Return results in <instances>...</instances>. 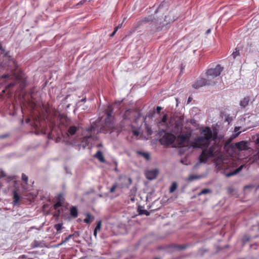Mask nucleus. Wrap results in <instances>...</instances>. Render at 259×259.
Instances as JSON below:
<instances>
[{
  "mask_svg": "<svg viewBox=\"0 0 259 259\" xmlns=\"http://www.w3.org/2000/svg\"><path fill=\"white\" fill-rule=\"evenodd\" d=\"M217 138V133H213L210 127H206L201 132V136L196 137L191 142V146L193 148L202 149L199 157V163H205L209 158L214 157V148L213 146L208 147L211 141H215Z\"/></svg>",
  "mask_w": 259,
  "mask_h": 259,
  "instance_id": "1",
  "label": "nucleus"
},
{
  "mask_svg": "<svg viewBox=\"0 0 259 259\" xmlns=\"http://www.w3.org/2000/svg\"><path fill=\"white\" fill-rule=\"evenodd\" d=\"M10 79V76L7 74L3 75L0 78V85L5 87V89L2 90V92H5V89H7L14 87L16 84H19L21 89H24L27 85V80L23 77H17L15 80L11 81L7 84L4 82Z\"/></svg>",
  "mask_w": 259,
  "mask_h": 259,
  "instance_id": "2",
  "label": "nucleus"
},
{
  "mask_svg": "<svg viewBox=\"0 0 259 259\" xmlns=\"http://www.w3.org/2000/svg\"><path fill=\"white\" fill-rule=\"evenodd\" d=\"M159 134L162 137L160 139L159 142L162 145H169L174 142L176 139V136L173 134L166 133L164 130H161L159 132Z\"/></svg>",
  "mask_w": 259,
  "mask_h": 259,
  "instance_id": "3",
  "label": "nucleus"
},
{
  "mask_svg": "<svg viewBox=\"0 0 259 259\" xmlns=\"http://www.w3.org/2000/svg\"><path fill=\"white\" fill-rule=\"evenodd\" d=\"M223 68L220 65H218L214 68H210L207 70L206 72V75L208 77L214 78L219 76L222 71H223Z\"/></svg>",
  "mask_w": 259,
  "mask_h": 259,
  "instance_id": "4",
  "label": "nucleus"
},
{
  "mask_svg": "<svg viewBox=\"0 0 259 259\" xmlns=\"http://www.w3.org/2000/svg\"><path fill=\"white\" fill-rule=\"evenodd\" d=\"M192 134L190 132L186 131L183 134H179L176 136V139L180 144L188 143L190 140Z\"/></svg>",
  "mask_w": 259,
  "mask_h": 259,
  "instance_id": "5",
  "label": "nucleus"
},
{
  "mask_svg": "<svg viewBox=\"0 0 259 259\" xmlns=\"http://www.w3.org/2000/svg\"><path fill=\"white\" fill-rule=\"evenodd\" d=\"M183 123L180 121H176L175 122L174 126L171 130V132L173 133V134L175 135V136H177L179 134L182 133L183 130Z\"/></svg>",
  "mask_w": 259,
  "mask_h": 259,
  "instance_id": "6",
  "label": "nucleus"
},
{
  "mask_svg": "<svg viewBox=\"0 0 259 259\" xmlns=\"http://www.w3.org/2000/svg\"><path fill=\"white\" fill-rule=\"evenodd\" d=\"M79 126L75 125H70L65 134V138H69L70 136H73L75 135L76 132L79 130Z\"/></svg>",
  "mask_w": 259,
  "mask_h": 259,
  "instance_id": "7",
  "label": "nucleus"
},
{
  "mask_svg": "<svg viewBox=\"0 0 259 259\" xmlns=\"http://www.w3.org/2000/svg\"><path fill=\"white\" fill-rule=\"evenodd\" d=\"M210 83L207 82L204 78H199L193 84V87L194 89H198L200 88H201L206 84H209Z\"/></svg>",
  "mask_w": 259,
  "mask_h": 259,
  "instance_id": "8",
  "label": "nucleus"
},
{
  "mask_svg": "<svg viewBox=\"0 0 259 259\" xmlns=\"http://www.w3.org/2000/svg\"><path fill=\"white\" fill-rule=\"evenodd\" d=\"M158 174V170L157 169H152L147 171L146 172V178L150 180H152L155 179Z\"/></svg>",
  "mask_w": 259,
  "mask_h": 259,
  "instance_id": "9",
  "label": "nucleus"
},
{
  "mask_svg": "<svg viewBox=\"0 0 259 259\" xmlns=\"http://www.w3.org/2000/svg\"><path fill=\"white\" fill-rule=\"evenodd\" d=\"M235 146L239 150H245L247 149V142L244 141L236 143Z\"/></svg>",
  "mask_w": 259,
  "mask_h": 259,
  "instance_id": "10",
  "label": "nucleus"
},
{
  "mask_svg": "<svg viewBox=\"0 0 259 259\" xmlns=\"http://www.w3.org/2000/svg\"><path fill=\"white\" fill-rule=\"evenodd\" d=\"M242 168H243V165H241L240 166H239L238 168H237L234 171L227 173L226 174V177L229 178V177H232L233 176H234V175L237 174L240 171H241Z\"/></svg>",
  "mask_w": 259,
  "mask_h": 259,
  "instance_id": "11",
  "label": "nucleus"
},
{
  "mask_svg": "<svg viewBox=\"0 0 259 259\" xmlns=\"http://www.w3.org/2000/svg\"><path fill=\"white\" fill-rule=\"evenodd\" d=\"M189 246V245H188V244H184V245L174 244V245H172V248L174 250H181L186 249Z\"/></svg>",
  "mask_w": 259,
  "mask_h": 259,
  "instance_id": "12",
  "label": "nucleus"
},
{
  "mask_svg": "<svg viewBox=\"0 0 259 259\" xmlns=\"http://www.w3.org/2000/svg\"><path fill=\"white\" fill-rule=\"evenodd\" d=\"M13 194L14 199L13 204L16 205L20 200V196L17 191H14L13 192Z\"/></svg>",
  "mask_w": 259,
  "mask_h": 259,
  "instance_id": "13",
  "label": "nucleus"
},
{
  "mask_svg": "<svg viewBox=\"0 0 259 259\" xmlns=\"http://www.w3.org/2000/svg\"><path fill=\"white\" fill-rule=\"evenodd\" d=\"M70 213L72 217L76 218L78 215V211L76 206H72L70 209Z\"/></svg>",
  "mask_w": 259,
  "mask_h": 259,
  "instance_id": "14",
  "label": "nucleus"
},
{
  "mask_svg": "<svg viewBox=\"0 0 259 259\" xmlns=\"http://www.w3.org/2000/svg\"><path fill=\"white\" fill-rule=\"evenodd\" d=\"M250 99L249 97H245L242 100L240 101V105L243 108H245L246 107L249 103Z\"/></svg>",
  "mask_w": 259,
  "mask_h": 259,
  "instance_id": "15",
  "label": "nucleus"
},
{
  "mask_svg": "<svg viewBox=\"0 0 259 259\" xmlns=\"http://www.w3.org/2000/svg\"><path fill=\"white\" fill-rule=\"evenodd\" d=\"M95 157L101 162H104L105 161L102 152L101 151H98L95 154Z\"/></svg>",
  "mask_w": 259,
  "mask_h": 259,
  "instance_id": "16",
  "label": "nucleus"
},
{
  "mask_svg": "<svg viewBox=\"0 0 259 259\" xmlns=\"http://www.w3.org/2000/svg\"><path fill=\"white\" fill-rule=\"evenodd\" d=\"M167 115L166 114H164L161 120L158 122V125H165L167 124Z\"/></svg>",
  "mask_w": 259,
  "mask_h": 259,
  "instance_id": "17",
  "label": "nucleus"
},
{
  "mask_svg": "<svg viewBox=\"0 0 259 259\" xmlns=\"http://www.w3.org/2000/svg\"><path fill=\"white\" fill-rule=\"evenodd\" d=\"M105 114H106L107 118H110L112 116L113 109L111 106H108L107 107V108L105 110Z\"/></svg>",
  "mask_w": 259,
  "mask_h": 259,
  "instance_id": "18",
  "label": "nucleus"
},
{
  "mask_svg": "<svg viewBox=\"0 0 259 259\" xmlns=\"http://www.w3.org/2000/svg\"><path fill=\"white\" fill-rule=\"evenodd\" d=\"M138 210L139 214H145L147 216L150 214V213L147 210L143 209L141 206L138 207Z\"/></svg>",
  "mask_w": 259,
  "mask_h": 259,
  "instance_id": "19",
  "label": "nucleus"
},
{
  "mask_svg": "<svg viewBox=\"0 0 259 259\" xmlns=\"http://www.w3.org/2000/svg\"><path fill=\"white\" fill-rule=\"evenodd\" d=\"M70 120L67 117L62 118L60 120L61 124H65V126H67L70 123Z\"/></svg>",
  "mask_w": 259,
  "mask_h": 259,
  "instance_id": "20",
  "label": "nucleus"
},
{
  "mask_svg": "<svg viewBox=\"0 0 259 259\" xmlns=\"http://www.w3.org/2000/svg\"><path fill=\"white\" fill-rule=\"evenodd\" d=\"M138 154L142 156L147 160H149L150 159V155L147 152H143L142 151H138Z\"/></svg>",
  "mask_w": 259,
  "mask_h": 259,
  "instance_id": "21",
  "label": "nucleus"
},
{
  "mask_svg": "<svg viewBox=\"0 0 259 259\" xmlns=\"http://www.w3.org/2000/svg\"><path fill=\"white\" fill-rule=\"evenodd\" d=\"M86 215L87 218L84 219L83 221L86 224H89L91 223V220H94V218L89 213H87Z\"/></svg>",
  "mask_w": 259,
  "mask_h": 259,
  "instance_id": "22",
  "label": "nucleus"
},
{
  "mask_svg": "<svg viewBox=\"0 0 259 259\" xmlns=\"http://www.w3.org/2000/svg\"><path fill=\"white\" fill-rule=\"evenodd\" d=\"M177 187V184L176 182H173L172 183V185H171L170 188H169V192L172 193L174 192Z\"/></svg>",
  "mask_w": 259,
  "mask_h": 259,
  "instance_id": "23",
  "label": "nucleus"
},
{
  "mask_svg": "<svg viewBox=\"0 0 259 259\" xmlns=\"http://www.w3.org/2000/svg\"><path fill=\"white\" fill-rule=\"evenodd\" d=\"M62 228V225L58 223L55 225V228L57 230V233H60Z\"/></svg>",
  "mask_w": 259,
  "mask_h": 259,
  "instance_id": "24",
  "label": "nucleus"
},
{
  "mask_svg": "<svg viewBox=\"0 0 259 259\" xmlns=\"http://www.w3.org/2000/svg\"><path fill=\"white\" fill-rule=\"evenodd\" d=\"M77 232H75V233L73 234H70L69 235V236H68L67 237H66L62 242V243L60 244L61 245V244H64L66 242H67L70 239H71L73 236H74L75 234V233H76Z\"/></svg>",
  "mask_w": 259,
  "mask_h": 259,
  "instance_id": "25",
  "label": "nucleus"
},
{
  "mask_svg": "<svg viewBox=\"0 0 259 259\" xmlns=\"http://www.w3.org/2000/svg\"><path fill=\"white\" fill-rule=\"evenodd\" d=\"M153 17L152 16H149L145 17L142 19V22H148L152 20Z\"/></svg>",
  "mask_w": 259,
  "mask_h": 259,
  "instance_id": "26",
  "label": "nucleus"
},
{
  "mask_svg": "<svg viewBox=\"0 0 259 259\" xmlns=\"http://www.w3.org/2000/svg\"><path fill=\"white\" fill-rule=\"evenodd\" d=\"M239 55V49L236 48L235 49V51H234L232 54V56L233 57V59H235L236 57Z\"/></svg>",
  "mask_w": 259,
  "mask_h": 259,
  "instance_id": "27",
  "label": "nucleus"
},
{
  "mask_svg": "<svg viewBox=\"0 0 259 259\" xmlns=\"http://www.w3.org/2000/svg\"><path fill=\"white\" fill-rule=\"evenodd\" d=\"M210 192H211V190L209 189H204L198 193V195L205 194L210 193Z\"/></svg>",
  "mask_w": 259,
  "mask_h": 259,
  "instance_id": "28",
  "label": "nucleus"
},
{
  "mask_svg": "<svg viewBox=\"0 0 259 259\" xmlns=\"http://www.w3.org/2000/svg\"><path fill=\"white\" fill-rule=\"evenodd\" d=\"M199 178V176L197 175H190L189 177L188 180L190 181H193L194 180L197 179Z\"/></svg>",
  "mask_w": 259,
  "mask_h": 259,
  "instance_id": "29",
  "label": "nucleus"
},
{
  "mask_svg": "<svg viewBox=\"0 0 259 259\" xmlns=\"http://www.w3.org/2000/svg\"><path fill=\"white\" fill-rule=\"evenodd\" d=\"M62 205V202L60 201H58L56 202V203L54 204V207L55 209H57L59 207L61 206Z\"/></svg>",
  "mask_w": 259,
  "mask_h": 259,
  "instance_id": "30",
  "label": "nucleus"
},
{
  "mask_svg": "<svg viewBox=\"0 0 259 259\" xmlns=\"http://www.w3.org/2000/svg\"><path fill=\"white\" fill-rule=\"evenodd\" d=\"M117 187V184L114 183L110 189V192L113 193L115 191V189Z\"/></svg>",
  "mask_w": 259,
  "mask_h": 259,
  "instance_id": "31",
  "label": "nucleus"
},
{
  "mask_svg": "<svg viewBox=\"0 0 259 259\" xmlns=\"http://www.w3.org/2000/svg\"><path fill=\"white\" fill-rule=\"evenodd\" d=\"M101 221H100L97 223V226L94 230L98 231H100L101 229Z\"/></svg>",
  "mask_w": 259,
  "mask_h": 259,
  "instance_id": "32",
  "label": "nucleus"
},
{
  "mask_svg": "<svg viewBox=\"0 0 259 259\" xmlns=\"http://www.w3.org/2000/svg\"><path fill=\"white\" fill-rule=\"evenodd\" d=\"M40 242H39L38 241H36V240H35L34 241L33 243V247H40Z\"/></svg>",
  "mask_w": 259,
  "mask_h": 259,
  "instance_id": "33",
  "label": "nucleus"
},
{
  "mask_svg": "<svg viewBox=\"0 0 259 259\" xmlns=\"http://www.w3.org/2000/svg\"><path fill=\"white\" fill-rule=\"evenodd\" d=\"M64 200V198L62 194H60L58 196V201H60L61 202H63Z\"/></svg>",
  "mask_w": 259,
  "mask_h": 259,
  "instance_id": "34",
  "label": "nucleus"
},
{
  "mask_svg": "<svg viewBox=\"0 0 259 259\" xmlns=\"http://www.w3.org/2000/svg\"><path fill=\"white\" fill-rule=\"evenodd\" d=\"M22 179L24 182L27 183L28 181V177L26 176L25 174H22Z\"/></svg>",
  "mask_w": 259,
  "mask_h": 259,
  "instance_id": "35",
  "label": "nucleus"
},
{
  "mask_svg": "<svg viewBox=\"0 0 259 259\" xmlns=\"http://www.w3.org/2000/svg\"><path fill=\"white\" fill-rule=\"evenodd\" d=\"M254 187V186L253 185H246L244 187V190H246V189H252Z\"/></svg>",
  "mask_w": 259,
  "mask_h": 259,
  "instance_id": "36",
  "label": "nucleus"
},
{
  "mask_svg": "<svg viewBox=\"0 0 259 259\" xmlns=\"http://www.w3.org/2000/svg\"><path fill=\"white\" fill-rule=\"evenodd\" d=\"M162 110V108L160 106H157V108H156V112L159 113H160V111Z\"/></svg>",
  "mask_w": 259,
  "mask_h": 259,
  "instance_id": "37",
  "label": "nucleus"
},
{
  "mask_svg": "<svg viewBox=\"0 0 259 259\" xmlns=\"http://www.w3.org/2000/svg\"><path fill=\"white\" fill-rule=\"evenodd\" d=\"M7 136H8V135H7V134L0 135V139L6 138V137H7Z\"/></svg>",
  "mask_w": 259,
  "mask_h": 259,
  "instance_id": "38",
  "label": "nucleus"
},
{
  "mask_svg": "<svg viewBox=\"0 0 259 259\" xmlns=\"http://www.w3.org/2000/svg\"><path fill=\"white\" fill-rule=\"evenodd\" d=\"M114 163H115V168L114 169L115 171H117L118 170V169H117V162L116 161H115L114 162Z\"/></svg>",
  "mask_w": 259,
  "mask_h": 259,
  "instance_id": "39",
  "label": "nucleus"
},
{
  "mask_svg": "<svg viewBox=\"0 0 259 259\" xmlns=\"http://www.w3.org/2000/svg\"><path fill=\"white\" fill-rule=\"evenodd\" d=\"M255 159H259V151L257 152V153L255 154Z\"/></svg>",
  "mask_w": 259,
  "mask_h": 259,
  "instance_id": "40",
  "label": "nucleus"
},
{
  "mask_svg": "<svg viewBox=\"0 0 259 259\" xmlns=\"http://www.w3.org/2000/svg\"><path fill=\"white\" fill-rule=\"evenodd\" d=\"M192 100V98L189 97V98L188 99L187 103L188 104L190 103L191 102Z\"/></svg>",
  "mask_w": 259,
  "mask_h": 259,
  "instance_id": "41",
  "label": "nucleus"
},
{
  "mask_svg": "<svg viewBox=\"0 0 259 259\" xmlns=\"http://www.w3.org/2000/svg\"><path fill=\"white\" fill-rule=\"evenodd\" d=\"M147 133H148V135H152V131H151V130L148 129V130H147Z\"/></svg>",
  "mask_w": 259,
  "mask_h": 259,
  "instance_id": "42",
  "label": "nucleus"
},
{
  "mask_svg": "<svg viewBox=\"0 0 259 259\" xmlns=\"http://www.w3.org/2000/svg\"><path fill=\"white\" fill-rule=\"evenodd\" d=\"M97 232H98V231H96V230H95L94 231V235L96 237L97 235Z\"/></svg>",
  "mask_w": 259,
  "mask_h": 259,
  "instance_id": "43",
  "label": "nucleus"
},
{
  "mask_svg": "<svg viewBox=\"0 0 259 259\" xmlns=\"http://www.w3.org/2000/svg\"><path fill=\"white\" fill-rule=\"evenodd\" d=\"M115 33H115V32H113H113H112L110 34V37H113V36L115 35Z\"/></svg>",
  "mask_w": 259,
  "mask_h": 259,
  "instance_id": "44",
  "label": "nucleus"
},
{
  "mask_svg": "<svg viewBox=\"0 0 259 259\" xmlns=\"http://www.w3.org/2000/svg\"><path fill=\"white\" fill-rule=\"evenodd\" d=\"M211 31V30L210 29H208V30H207V31H206V34H209Z\"/></svg>",
  "mask_w": 259,
  "mask_h": 259,
  "instance_id": "45",
  "label": "nucleus"
},
{
  "mask_svg": "<svg viewBox=\"0 0 259 259\" xmlns=\"http://www.w3.org/2000/svg\"><path fill=\"white\" fill-rule=\"evenodd\" d=\"M176 102H177V106H178V104L180 102V101H179V99L178 98H176Z\"/></svg>",
  "mask_w": 259,
  "mask_h": 259,
  "instance_id": "46",
  "label": "nucleus"
},
{
  "mask_svg": "<svg viewBox=\"0 0 259 259\" xmlns=\"http://www.w3.org/2000/svg\"><path fill=\"white\" fill-rule=\"evenodd\" d=\"M255 143L257 144H259V137L256 139Z\"/></svg>",
  "mask_w": 259,
  "mask_h": 259,
  "instance_id": "47",
  "label": "nucleus"
},
{
  "mask_svg": "<svg viewBox=\"0 0 259 259\" xmlns=\"http://www.w3.org/2000/svg\"><path fill=\"white\" fill-rule=\"evenodd\" d=\"M128 182H129V184H131L132 183V180L131 178H128Z\"/></svg>",
  "mask_w": 259,
  "mask_h": 259,
  "instance_id": "48",
  "label": "nucleus"
},
{
  "mask_svg": "<svg viewBox=\"0 0 259 259\" xmlns=\"http://www.w3.org/2000/svg\"><path fill=\"white\" fill-rule=\"evenodd\" d=\"M118 27H115L114 28V30L113 32H115L116 33L117 32V31L118 30Z\"/></svg>",
  "mask_w": 259,
  "mask_h": 259,
  "instance_id": "49",
  "label": "nucleus"
},
{
  "mask_svg": "<svg viewBox=\"0 0 259 259\" xmlns=\"http://www.w3.org/2000/svg\"><path fill=\"white\" fill-rule=\"evenodd\" d=\"M122 26V24H119L117 26H116V27H118V29L121 28Z\"/></svg>",
  "mask_w": 259,
  "mask_h": 259,
  "instance_id": "50",
  "label": "nucleus"
},
{
  "mask_svg": "<svg viewBox=\"0 0 259 259\" xmlns=\"http://www.w3.org/2000/svg\"><path fill=\"white\" fill-rule=\"evenodd\" d=\"M134 134H135V135H137V136L139 135L138 132H137V131H135V132H134Z\"/></svg>",
  "mask_w": 259,
  "mask_h": 259,
  "instance_id": "51",
  "label": "nucleus"
},
{
  "mask_svg": "<svg viewBox=\"0 0 259 259\" xmlns=\"http://www.w3.org/2000/svg\"><path fill=\"white\" fill-rule=\"evenodd\" d=\"M85 101V98L81 99L79 102H84Z\"/></svg>",
  "mask_w": 259,
  "mask_h": 259,
  "instance_id": "52",
  "label": "nucleus"
},
{
  "mask_svg": "<svg viewBox=\"0 0 259 259\" xmlns=\"http://www.w3.org/2000/svg\"><path fill=\"white\" fill-rule=\"evenodd\" d=\"M0 50H1V51H4V50H3V49L2 46H0Z\"/></svg>",
  "mask_w": 259,
  "mask_h": 259,
  "instance_id": "53",
  "label": "nucleus"
},
{
  "mask_svg": "<svg viewBox=\"0 0 259 259\" xmlns=\"http://www.w3.org/2000/svg\"><path fill=\"white\" fill-rule=\"evenodd\" d=\"M4 172H2L1 173V177H4Z\"/></svg>",
  "mask_w": 259,
  "mask_h": 259,
  "instance_id": "54",
  "label": "nucleus"
},
{
  "mask_svg": "<svg viewBox=\"0 0 259 259\" xmlns=\"http://www.w3.org/2000/svg\"><path fill=\"white\" fill-rule=\"evenodd\" d=\"M83 2H84V1H81V2H80V3L81 4H83Z\"/></svg>",
  "mask_w": 259,
  "mask_h": 259,
  "instance_id": "55",
  "label": "nucleus"
},
{
  "mask_svg": "<svg viewBox=\"0 0 259 259\" xmlns=\"http://www.w3.org/2000/svg\"><path fill=\"white\" fill-rule=\"evenodd\" d=\"M198 164V163H196V164L195 165V166H194V167H196V166H197Z\"/></svg>",
  "mask_w": 259,
  "mask_h": 259,
  "instance_id": "56",
  "label": "nucleus"
},
{
  "mask_svg": "<svg viewBox=\"0 0 259 259\" xmlns=\"http://www.w3.org/2000/svg\"><path fill=\"white\" fill-rule=\"evenodd\" d=\"M111 127H113V123H111Z\"/></svg>",
  "mask_w": 259,
  "mask_h": 259,
  "instance_id": "57",
  "label": "nucleus"
},
{
  "mask_svg": "<svg viewBox=\"0 0 259 259\" xmlns=\"http://www.w3.org/2000/svg\"><path fill=\"white\" fill-rule=\"evenodd\" d=\"M154 259H160V258H159V257H156V258H155Z\"/></svg>",
  "mask_w": 259,
  "mask_h": 259,
  "instance_id": "58",
  "label": "nucleus"
},
{
  "mask_svg": "<svg viewBox=\"0 0 259 259\" xmlns=\"http://www.w3.org/2000/svg\"><path fill=\"white\" fill-rule=\"evenodd\" d=\"M230 192L233 191V189L230 190Z\"/></svg>",
  "mask_w": 259,
  "mask_h": 259,
  "instance_id": "59",
  "label": "nucleus"
},
{
  "mask_svg": "<svg viewBox=\"0 0 259 259\" xmlns=\"http://www.w3.org/2000/svg\"><path fill=\"white\" fill-rule=\"evenodd\" d=\"M257 188H259V185H258V186H257Z\"/></svg>",
  "mask_w": 259,
  "mask_h": 259,
  "instance_id": "60",
  "label": "nucleus"
}]
</instances>
